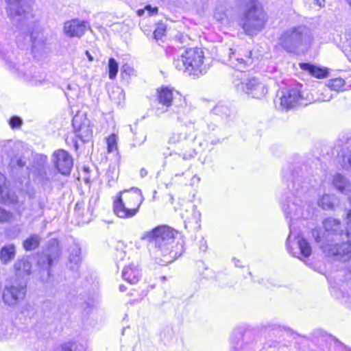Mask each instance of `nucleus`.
I'll use <instances>...</instances> for the list:
<instances>
[{
  "label": "nucleus",
  "mask_w": 351,
  "mask_h": 351,
  "mask_svg": "<svg viewBox=\"0 0 351 351\" xmlns=\"http://www.w3.org/2000/svg\"><path fill=\"white\" fill-rule=\"evenodd\" d=\"M206 248H207V246L206 245V242H204V244H201V245H200V249H201L202 250H203V251H206Z\"/></svg>",
  "instance_id": "63"
},
{
  "label": "nucleus",
  "mask_w": 351,
  "mask_h": 351,
  "mask_svg": "<svg viewBox=\"0 0 351 351\" xmlns=\"http://www.w3.org/2000/svg\"><path fill=\"white\" fill-rule=\"evenodd\" d=\"M337 345V350L335 351H351V349L348 348L343 346L341 342H338Z\"/></svg>",
  "instance_id": "56"
},
{
  "label": "nucleus",
  "mask_w": 351,
  "mask_h": 351,
  "mask_svg": "<svg viewBox=\"0 0 351 351\" xmlns=\"http://www.w3.org/2000/svg\"><path fill=\"white\" fill-rule=\"evenodd\" d=\"M119 290L121 292H124L126 290V287L124 285H121L119 286Z\"/></svg>",
  "instance_id": "64"
},
{
  "label": "nucleus",
  "mask_w": 351,
  "mask_h": 351,
  "mask_svg": "<svg viewBox=\"0 0 351 351\" xmlns=\"http://www.w3.org/2000/svg\"><path fill=\"white\" fill-rule=\"evenodd\" d=\"M37 178L38 182L43 186H51V182L54 181L53 177L58 174L55 171L50 168H47L45 167H41L37 169Z\"/></svg>",
  "instance_id": "25"
},
{
  "label": "nucleus",
  "mask_w": 351,
  "mask_h": 351,
  "mask_svg": "<svg viewBox=\"0 0 351 351\" xmlns=\"http://www.w3.org/2000/svg\"><path fill=\"white\" fill-rule=\"evenodd\" d=\"M157 94L158 103L161 105V107L156 109L158 113L169 112L175 101H178L179 99L178 97L182 96L178 91L168 86H161L157 90Z\"/></svg>",
  "instance_id": "15"
},
{
  "label": "nucleus",
  "mask_w": 351,
  "mask_h": 351,
  "mask_svg": "<svg viewBox=\"0 0 351 351\" xmlns=\"http://www.w3.org/2000/svg\"><path fill=\"white\" fill-rule=\"evenodd\" d=\"M61 351H83L82 348H77L75 343H64L61 347Z\"/></svg>",
  "instance_id": "48"
},
{
  "label": "nucleus",
  "mask_w": 351,
  "mask_h": 351,
  "mask_svg": "<svg viewBox=\"0 0 351 351\" xmlns=\"http://www.w3.org/2000/svg\"><path fill=\"white\" fill-rule=\"evenodd\" d=\"M313 1L320 8L324 7L325 5V0H313Z\"/></svg>",
  "instance_id": "57"
},
{
  "label": "nucleus",
  "mask_w": 351,
  "mask_h": 351,
  "mask_svg": "<svg viewBox=\"0 0 351 351\" xmlns=\"http://www.w3.org/2000/svg\"><path fill=\"white\" fill-rule=\"evenodd\" d=\"M51 160L58 172L64 176L70 174L73 166V160L66 151L58 149L54 152Z\"/></svg>",
  "instance_id": "17"
},
{
  "label": "nucleus",
  "mask_w": 351,
  "mask_h": 351,
  "mask_svg": "<svg viewBox=\"0 0 351 351\" xmlns=\"http://www.w3.org/2000/svg\"><path fill=\"white\" fill-rule=\"evenodd\" d=\"M85 54L88 58V60L90 61V62H92L93 61L94 58L93 57V56L90 53V52L88 51H85Z\"/></svg>",
  "instance_id": "61"
},
{
  "label": "nucleus",
  "mask_w": 351,
  "mask_h": 351,
  "mask_svg": "<svg viewBox=\"0 0 351 351\" xmlns=\"http://www.w3.org/2000/svg\"><path fill=\"white\" fill-rule=\"evenodd\" d=\"M191 214L190 217L186 216L184 219V227L189 231H198L200 228L201 213L197 210V207L193 205Z\"/></svg>",
  "instance_id": "24"
},
{
  "label": "nucleus",
  "mask_w": 351,
  "mask_h": 351,
  "mask_svg": "<svg viewBox=\"0 0 351 351\" xmlns=\"http://www.w3.org/2000/svg\"><path fill=\"white\" fill-rule=\"evenodd\" d=\"M60 255V249L56 239H51L48 242L47 249L38 258V264L46 271L48 277L51 276V267Z\"/></svg>",
  "instance_id": "13"
},
{
  "label": "nucleus",
  "mask_w": 351,
  "mask_h": 351,
  "mask_svg": "<svg viewBox=\"0 0 351 351\" xmlns=\"http://www.w3.org/2000/svg\"><path fill=\"white\" fill-rule=\"evenodd\" d=\"M81 248L78 245L71 247L69 251V263L67 265L71 270H77L81 263Z\"/></svg>",
  "instance_id": "29"
},
{
  "label": "nucleus",
  "mask_w": 351,
  "mask_h": 351,
  "mask_svg": "<svg viewBox=\"0 0 351 351\" xmlns=\"http://www.w3.org/2000/svg\"><path fill=\"white\" fill-rule=\"evenodd\" d=\"M233 114V110L230 107L224 103H218L212 109L209 114V119L216 122L226 121Z\"/></svg>",
  "instance_id": "20"
},
{
  "label": "nucleus",
  "mask_w": 351,
  "mask_h": 351,
  "mask_svg": "<svg viewBox=\"0 0 351 351\" xmlns=\"http://www.w3.org/2000/svg\"><path fill=\"white\" fill-rule=\"evenodd\" d=\"M241 81L236 80L234 82L237 91L251 95L253 98L256 99H261L267 93V86L261 82L258 77H246V74L243 73H241Z\"/></svg>",
  "instance_id": "10"
},
{
  "label": "nucleus",
  "mask_w": 351,
  "mask_h": 351,
  "mask_svg": "<svg viewBox=\"0 0 351 351\" xmlns=\"http://www.w3.org/2000/svg\"><path fill=\"white\" fill-rule=\"evenodd\" d=\"M196 138L195 134L189 133V134L182 132L172 133L169 138V143L171 144H176L182 142L183 140L191 138L194 140Z\"/></svg>",
  "instance_id": "37"
},
{
  "label": "nucleus",
  "mask_w": 351,
  "mask_h": 351,
  "mask_svg": "<svg viewBox=\"0 0 351 351\" xmlns=\"http://www.w3.org/2000/svg\"><path fill=\"white\" fill-rule=\"evenodd\" d=\"M23 124V120L20 117L12 116L9 119V125L12 129H19Z\"/></svg>",
  "instance_id": "44"
},
{
  "label": "nucleus",
  "mask_w": 351,
  "mask_h": 351,
  "mask_svg": "<svg viewBox=\"0 0 351 351\" xmlns=\"http://www.w3.org/2000/svg\"><path fill=\"white\" fill-rule=\"evenodd\" d=\"M41 241V237L36 234H32L23 242V247L26 251H32L36 249Z\"/></svg>",
  "instance_id": "33"
},
{
  "label": "nucleus",
  "mask_w": 351,
  "mask_h": 351,
  "mask_svg": "<svg viewBox=\"0 0 351 351\" xmlns=\"http://www.w3.org/2000/svg\"><path fill=\"white\" fill-rule=\"evenodd\" d=\"M345 85V81L342 78H335L328 81L327 84L328 88L330 90L339 92L342 90Z\"/></svg>",
  "instance_id": "40"
},
{
  "label": "nucleus",
  "mask_w": 351,
  "mask_h": 351,
  "mask_svg": "<svg viewBox=\"0 0 351 351\" xmlns=\"http://www.w3.org/2000/svg\"><path fill=\"white\" fill-rule=\"evenodd\" d=\"M204 53L201 48H189L173 60L174 66L189 75L199 76L206 72L204 64Z\"/></svg>",
  "instance_id": "8"
},
{
  "label": "nucleus",
  "mask_w": 351,
  "mask_h": 351,
  "mask_svg": "<svg viewBox=\"0 0 351 351\" xmlns=\"http://www.w3.org/2000/svg\"><path fill=\"white\" fill-rule=\"evenodd\" d=\"M21 232V228L19 226H13L5 230V235L9 239H14L18 237Z\"/></svg>",
  "instance_id": "42"
},
{
  "label": "nucleus",
  "mask_w": 351,
  "mask_h": 351,
  "mask_svg": "<svg viewBox=\"0 0 351 351\" xmlns=\"http://www.w3.org/2000/svg\"><path fill=\"white\" fill-rule=\"evenodd\" d=\"M332 183L335 187L341 193L346 191L348 185L347 179L340 173H337L334 176Z\"/></svg>",
  "instance_id": "38"
},
{
  "label": "nucleus",
  "mask_w": 351,
  "mask_h": 351,
  "mask_svg": "<svg viewBox=\"0 0 351 351\" xmlns=\"http://www.w3.org/2000/svg\"><path fill=\"white\" fill-rule=\"evenodd\" d=\"M18 197L8 185L5 176L0 172V202L10 204L17 202Z\"/></svg>",
  "instance_id": "21"
},
{
  "label": "nucleus",
  "mask_w": 351,
  "mask_h": 351,
  "mask_svg": "<svg viewBox=\"0 0 351 351\" xmlns=\"http://www.w3.org/2000/svg\"><path fill=\"white\" fill-rule=\"evenodd\" d=\"M212 121H214L213 119H210L209 117L207 119V130L209 134L211 132H214L216 134L219 131V126L217 123H213Z\"/></svg>",
  "instance_id": "47"
},
{
  "label": "nucleus",
  "mask_w": 351,
  "mask_h": 351,
  "mask_svg": "<svg viewBox=\"0 0 351 351\" xmlns=\"http://www.w3.org/2000/svg\"><path fill=\"white\" fill-rule=\"evenodd\" d=\"M147 175V171L145 168H141L140 170V176L141 178H145Z\"/></svg>",
  "instance_id": "58"
},
{
  "label": "nucleus",
  "mask_w": 351,
  "mask_h": 351,
  "mask_svg": "<svg viewBox=\"0 0 351 351\" xmlns=\"http://www.w3.org/2000/svg\"><path fill=\"white\" fill-rule=\"evenodd\" d=\"M56 308V304L54 302L47 300L43 303V310L45 313H50L51 311L55 310Z\"/></svg>",
  "instance_id": "49"
},
{
  "label": "nucleus",
  "mask_w": 351,
  "mask_h": 351,
  "mask_svg": "<svg viewBox=\"0 0 351 351\" xmlns=\"http://www.w3.org/2000/svg\"><path fill=\"white\" fill-rule=\"evenodd\" d=\"M339 162L343 169L351 168V138H348L339 152Z\"/></svg>",
  "instance_id": "26"
},
{
  "label": "nucleus",
  "mask_w": 351,
  "mask_h": 351,
  "mask_svg": "<svg viewBox=\"0 0 351 351\" xmlns=\"http://www.w3.org/2000/svg\"><path fill=\"white\" fill-rule=\"evenodd\" d=\"M16 247L14 243L3 245L0 250V261L2 265H8L12 262L16 256Z\"/></svg>",
  "instance_id": "28"
},
{
  "label": "nucleus",
  "mask_w": 351,
  "mask_h": 351,
  "mask_svg": "<svg viewBox=\"0 0 351 351\" xmlns=\"http://www.w3.org/2000/svg\"><path fill=\"white\" fill-rule=\"evenodd\" d=\"M313 36L306 25H297L284 30L278 38V45L287 53L298 55L311 46Z\"/></svg>",
  "instance_id": "5"
},
{
  "label": "nucleus",
  "mask_w": 351,
  "mask_h": 351,
  "mask_svg": "<svg viewBox=\"0 0 351 351\" xmlns=\"http://www.w3.org/2000/svg\"><path fill=\"white\" fill-rule=\"evenodd\" d=\"M32 265L30 262L23 258L19 259L14 265V269L17 276H28L30 274Z\"/></svg>",
  "instance_id": "30"
},
{
  "label": "nucleus",
  "mask_w": 351,
  "mask_h": 351,
  "mask_svg": "<svg viewBox=\"0 0 351 351\" xmlns=\"http://www.w3.org/2000/svg\"><path fill=\"white\" fill-rule=\"evenodd\" d=\"M179 99L175 101L173 104L170 111L167 112L169 117L176 115V119L178 121L182 123L186 127L190 128L192 125L193 129L195 130V124L196 119L192 115V106L187 104L186 99L182 96H179Z\"/></svg>",
  "instance_id": "11"
},
{
  "label": "nucleus",
  "mask_w": 351,
  "mask_h": 351,
  "mask_svg": "<svg viewBox=\"0 0 351 351\" xmlns=\"http://www.w3.org/2000/svg\"><path fill=\"white\" fill-rule=\"evenodd\" d=\"M239 26L247 36H256L265 27L267 13L258 0H236Z\"/></svg>",
  "instance_id": "4"
},
{
  "label": "nucleus",
  "mask_w": 351,
  "mask_h": 351,
  "mask_svg": "<svg viewBox=\"0 0 351 351\" xmlns=\"http://www.w3.org/2000/svg\"><path fill=\"white\" fill-rule=\"evenodd\" d=\"M95 301L92 298H88V300L81 303V308L84 311L86 314L88 315L93 309Z\"/></svg>",
  "instance_id": "43"
},
{
  "label": "nucleus",
  "mask_w": 351,
  "mask_h": 351,
  "mask_svg": "<svg viewBox=\"0 0 351 351\" xmlns=\"http://www.w3.org/2000/svg\"><path fill=\"white\" fill-rule=\"evenodd\" d=\"M122 192L113 204L114 214L120 218H131L135 216L144 200L141 191L138 188H132L123 192L125 194L124 199L121 197Z\"/></svg>",
  "instance_id": "6"
},
{
  "label": "nucleus",
  "mask_w": 351,
  "mask_h": 351,
  "mask_svg": "<svg viewBox=\"0 0 351 351\" xmlns=\"http://www.w3.org/2000/svg\"><path fill=\"white\" fill-rule=\"evenodd\" d=\"M228 11L227 3L226 2H219L214 11V17L218 21H222L225 18L228 16Z\"/></svg>",
  "instance_id": "36"
},
{
  "label": "nucleus",
  "mask_w": 351,
  "mask_h": 351,
  "mask_svg": "<svg viewBox=\"0 0 351 351\" xmlns=\"http://www.w3.org/2000/svg\"><path fill=\"white\" fill-rule=\"evenodd\" d=\"M72 125L75 136L83 143L90 141L93 137V130L90 121L84 114H77L72 120Z\"/></svg>",
  "instance_id": "16"
},
{
  "label": "nucleus",
  "mask_w": 351,
  "mask_h": 351,
  "mask_svg": "<svg viewBox=\"0 0 351 351\" xmlns=\"http://www.w3.org/2000/svg\"><path fill=\"white\" fill-rule=\"evenodd\" d=\"M197 155V152L195 149L190 150L188 153H183L182 154V158L184 160H190L193 158H194Z\"/></svg>",
  "instance_id": "52"
},
{
  "label": "nucleus",
  "mask_w": 351,
  "mask_h": 351,
  "mask_svg": "<svg viewBox=\"0 0 351 351\" xmlns=\"http://www.w3.org/2000/svg\"><path fill=\"white\" fill-rule=\"evenodd\" d=\"M12 213L6 210L5 208L0 207V223L8 222L12 217Z\"/></svg>",
  "instance_id": "46"
},
{
  "label": "nucleus",
  "mask_w": 351,
  "mask_h": 351,
  "mask_svg": "<svg viewBox=\"0 0 351 351\" xmlns=\"http://www.w3.org/2000/svg\"><path fill=\"white\" fill-rule=\"evenodd\" d=\"M72 143H73V146L75 151H77L79 149V144L77 139L73 138Z\"/></svg>",
  "instance_id": "60"
},
{
  "label": "nucleus",
  "mask_w": 351,
  "mask_h": 351,
  "mask_svg": "<svg viewBox=\"0 0 351 351\" xmlns=\"http://www.w3.org/2000/svg\"><path fill=\"white\" fill-rule=\"evenodd\" d=\"M25 165V158L18 152L10 158L9 166L12 172L23 168Z\"/></svg>",
  "instance_id": "35"
},
{
  "label": "nucleus",
  "mask_w": 351,
  "mask_h": 351,
  "mask_svg": "<svg viewBox=\"0 0 351 351\" xmlns=\"http://www.w3.org/2000/svg\"><path fill=\"white\" fill-rule=\"evenodd\" d=\"M31 0H5L8 16L15 27L16 42L21 49L31 47L34 58H38L46 52L45 36L39 23L33 20Z\"/></svg>",
  "instance_id": "2"
},
{
  "label": "nucleus",
  "mask_w": 351,
  "mask_h": 351,
  "mask_svg": "<svg viewBox=\"0 0 351 351\" xmlns=\"http://www.w3.org/2000/svg\"><path fill=\"white\" fill-rule=\"evenodd\" d=\"M345 239L346 241L341 243H335L332 248H328L324 245V252L335 260L346 262L351 259V233L348 230H346Z\"/></svg>",
  "instance_id": "12"
},
{
  "label": "nucleus",
  "mask_w": 351,
  "mask_h": 351,
  "mask_svg": "<svg viewBox=\"0 0 351 351\" xmlns=\"http://www.w3.org/2000/svg\"><path fill=\"white\" fill-rule=\"evenodd\" d=\"M109 97L111 101L119 106L125 99V93L123 88L119 86H112L109 90Z\"/></svg>",
  "instance_id": "32"
},
{
  "label": "nucleus",
  "mask_w": 351,
  "mask_h": 351,
  "mask_svg": "<svg viewBox=\"0 0 351 351\" xmlns=\"http://www.w3.org/2000/svg\"><path fill=\"white\" fill-rule=\"evenodd\" d=\"M89 27V24L87 21L72 19L64 23L63 29L66 36L80 38Z\"/></svg>",
  "instance_id": "19"
},
{
  "label": "nucleus",
  "mask_w": 351,
  "mask_h": 351,
  "mask_svg": "<svg viewBox=\"0 0 351 351\" xmlns=\"http://www.w3.org/2000/svg\"><path fill=\"white\" fill-rule=\"evenodd\" d=\"M122 277L124 280L130 284H136L140 279L141 271L137 263L134 262L124 265L122 271Z\"/></svg>",
  "instance_id": "22"
},
{
  "label": "nucleus",
  "mask_w": 351,
  "mask_h": 351,
  "mask_svg": "<svg viewBox=\"0 0 351 351\" xmlns=\"http://www.w3.org/2000/svg\"><path fill=\"white\" fill-rule=\"evenodd\" d=\"M254 62L252 51L250 49H229L228 64L239 71L250 66Z\"/></svg>",
  "instance_id": "14"
},
{
  "label": "nucleus",
  "mask_w": 351,
  "mask_h": 351,
  "mask_svg": "<svg viewBox=\"0 0 351 351\" xmlns=\"http://www.w3.org/2000/svg\"><path fill=\"white\" fill-rule=\"evenodd\" d=\"M146 140V136L143 135L142 136V139H138L137 138V137H136L134 139V143L132 144V147H136V146H139V145H141L142 144L144 143V142Z\"/></svg>",
  "instance_id": "55"
},
{
  "label": "nucleus",
  "mask_w": 351,
  "mask_h": 351,
  "mask_svg": "<svg viewBox=\"0 0 351 351\" xmlns=\"http://www.w3.org/2000/svg\"><path fill=\"white\" fill-rule=\"evenodd\" d=\"M232 261L237 267H242L243 266L241 265V261L236 258H232Z\"/></svg>",
  "instance_id": "59"
},
{
  "label": "nucleus",
  "mask_w": 351,
  "mask_h": 351,
  "mask_svg": "<svg viewBox=\"0 0 351 351\" xmlns=\"http://www.w3.org/2000/svg\"><path fill=\"white\" fill-rule=\"evenodd\" d=\"M125 256V252L123 251H117V253L116 254V259L117 261V266L118 268H119L121 266H122V262L124 261V257Z\"/></svg>",
  "instance_id": "51"
},
{
  "label": "nucleus",
  "mask_w": 351,
  "mask_h": 351,
  "mask_svg": "<svg viewBox=\"0 0 351 351\" xmlns=\"http://www.w3.org/2000/svg\"><path fill=\"white\" fill-rule=\"evenodd\" d=\"M243 330L237 328L231 337V345L233 351H250L247 342H243Z\"/></svg>",
  "instance_id": "27"
},
{
  "label": "nucleus",
  "mask_w": 351,
  "mask_h": 351,
  "mask_svg": "<svg viewBox=\"0 0 351 351\" xmlns=\"http://www.w3.org/2000/svg\"><path fill=\"white\" fill-rule=\"evenodd\" d=\"M302 86H295L282 90L278 99V108L289 110L298 106H306L311 101L304 95L301 90Z\"/></svg>",
  "instance_id": "9"
},
{
  "label": "nucleus",
  "mask_w": 351,
  "mask_h": 351,
  "mask_svg": "<svg viewBox=\"0 0 351 351\" xmlns=\"http://www.w3.org/2000/svg\"><path fill=\"white\" fill-rule=\"evenodd\" d=\"M324 232L321 229L315 228L312 230V236L317 243L320 244V247L324 251L323 246L332 248L333 242L344 240L346 231L339 220L328 217L324 220Z\"/></svg>",
  "instance_id": "7"
},
{
  "label": "nucleus",
  "mask_w": 351,
  "mask_h": 351,
  "mask_svg": "<svg viewBox=\"0 0 351 351\" xmlns=\"http://www.w3.org/2000/svg\"><path fill=\"white\" fill-rule=\"evenodd\" d=\"M12 325L8 326L3 323H0V340L10 338L13 332Z\"/></svg>",
  "instance_id": "41"
},
{
  "label": "nucleus",
  "mask_w": 351,
  "mask_h": 351,
  "mask_svg": "<svg viewBox=\"0 0 351 351\" xmlns=\"http://www.w3.org/2000/svg\"><path fill=\"white\" fill-rule=\"evenodd\" d=\"M337 202L335 195H324L319 201V206L324 210H332Z\"/></svg>",
  "instance_id": "34"
},
{
  "label": "nucleus",
  "mask_w": 351,
  "mask_h": 351,
  "mask_svg": "<svg viewBox=\"0 0 351 351\" xmlns=\"http://www.w3.org/2000/svg\"><path fill=\"white\" fill-rule=\"evenodd\" d=\"M177 232L169 226H159L145 232L141 239L147 242L150 256L159 264H168L180 256L184 251L183 241L175 243Z\"/></svg>",
  "instance_id": "3"
},
{
  "label": "nucleus",
  "mask_w": 351,
  "mask_h": 351,
  "mask_svg": "<svg viewBox=\"0 0 351 351\" xmlns=\"http://www.w3.org/2000/svg\"><path fill=\"white\" fill-rule=\"evenodd\" d=\"M166 29L162 25H159L154 32V37L155 39L158 40L162 38L165 34Z\"/></svg>",
  "instance_id": "50"
},
{
  "label": "nucleus",
  "mask_w": 351,
  "mask_h": 351,
  "mask_svg": "<svg viewBox=\"0 0 351 351\" xmlns=\"http://www.w3.org/2000/svg\"><path fill=\"white\" fill-rule=\"evenodd\" d=\"M330 90L328 88L324 90V93H322V100L323 101H328L333 97L332 95L330 93Z\"/></svg>",
  "instance_id": "53"
},
{
  "label": "nucleus",
  "mask_w": 351,
  "mask_h": 351,
  "mask_svg": "<svg viewBox=\"0 0 351 351\" xmlns=\"http://www.w3.org/2000/svg\"><path fill=\"white\" fill-rule=\"evenodd\" d=\"M108 76L110 80L116 77L119 71V64L114 58H110L108 63Z\"/></svg>",
  "instance_id": "39"
},
{
  "label": "nucleus",
  "mask_w": 351,
  "mask_h": 351,
  "mask_svg": "<svg viewBox=\"0 0 351 351\" xmlns=\"http://www.w3.org/2000/svg\"><path fill=\"white\" fill-rule=\"evenodd\" d=\"M287 191L282 194L280 204L289 226V234L286 246L293 256L304 260L311 255V244L292 228L293 220L308 219L313 215L314 209L306 201V193L308 182L302 174L300 167L294 168L287 178Z\"/></svg>",
  "instance_id": "1"
},
{
  "label": "nucleus",
  "mask_w": 351,
  "mask_h": 351,
  "mask_svg": "<svg viewBox=\"0 0 351 351\" xmlns=\"http://www.w3.org/2000/svg\"><path fill=\"white\" fill-rule=\"evenodd\" d=\"M26 285L20 283L17 285L6 286L3 291V302L9 306L16 304L20 300L25 298Z\"/></svg>",
  "instance_id": "18"
},
{
  "label": "nucleus",
  "mask_w": 351,
  "mask_h": 351,
  "mask_svg": "<svg viewBox=\"0 0 351 351\" xmlns=\"http://www.w3.org/2000/svg\"><path fill=\"white\" fill-rule=\"evenodd\" d=\"M145 10L148 11V15L152 16L155 14H157L158 11V8L157 7L152 8L150 5H147L145 8Z\"/></svg>",
  "instance_id": "54"
},
{
  "label": "nucleus",
  "mask_w": 351,
  "mask_h": 351,
  "mask_svg": "<svg viewBox=\"0 0 351 351\" xmlns=\"http://www.w3.org/2000/svg\"><path fill=\"white\" fill-rule=\"evenodd\" d=\"M145 10H142V9L138 10L137 11V14H138V16H143V14L145 13Z\"/></svg>",
  "instance_id": "62"
},
{
  "label": "nucleus",
  "mask_w": 351,
  "mask_h": 351,
  "mask_svg": "<svg viewBox=\"0 0 351 351\" xmlns=\"http://www.w3.org/2000/svg\"><path fill=\"white\" fill-rule=\"evenodd\" d=\"M18 152V145L12 141H2L0 143V154L11 158Z\"/></svg>",
  "instance_id": "31"
},
{
  "label": "nucleus",
  "mask_w": 351,
  "mask_h": 351,
  "mask_svg": "<svg viewBox=\"0 0 351 351\" xmlns=\"http://www.w3.org/2000/svg\"><path fill=\"white\" fill-rule=\"evenodd\" d=\"M107 147L109 152H112L117 148V138L114 134H111L107 138Z\"/></svg>",
  "instance_id": "45"
},
{
  "label": "nucleus",
  "mask_w": 351,
  "mask_h": 351,
  "mask_svg": "<svg viewBox=\"0 0 351 351\" xmlns=\"http://www.w3.org/2000/svg\"><path fill=\"white\" fill-rule=\"evenodd\" d=\"M300 68L307 72L311 76L318 78L323 79L328 75V69L324 66L313 64L309 62H302L299 64Z\"/></svg>",
  "instance_id": "23"
}]
</instances>
